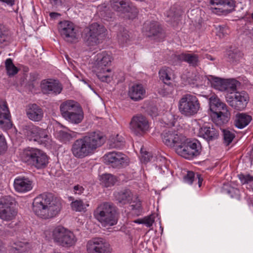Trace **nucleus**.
<instances>
[{"label":"nucleus","instance_id":"nucleus-48","mask_svg":"<svg viewBox=\"0 0 253 253\" xmlns=\"http://www.w3.org/2000/svg\"><path fill=\"white\" fill-rule=\"evenodd\" d=\"M217 30V35L220 38H223L225 35L229 33V29L225 26H218L216 28Z\"/></svg>","mask_w":253,"mask_h":253},{"label":"nucleus","instance_id":"nucleus-58","mask_svg":"<svg viewBox=\"0 0 253 253\" xmlns=\"http://www.w3.org/2000/svg\"><path fill=\"white\" fill-rule=\"evenodd\" d=\"M50 2L53 5H58L62 2L63 0H50Z\"/></svg>","mask_w":253,"mask_h":253},{"label":"nucleus","instance_id":"nucleus-56","mask_svg":"<svg viewBox=\"0 0 253 253\" xmlns=\"http://www.w3.org/2000/svg\"><path fill=\"white\" fill-rule=\"evenodd\" d=\"M15 0H0V1L5 3L7 5L12 6L15 4Z\"/></svg>","mask_w":253,"mask_h":253},{"label":"nucleus","instance_id":"nucleus-20","mask_svg":"<svg viewBox=\"0 0 253 253\" xmlns=\"http://www.w3.org/2000/svg\"><path fill=\"white\" fill-rule=\"evenodd\" d=\"M41 87L42 92L48 94L57 95L62 90V86L58 81L49 79L42 80Z\"/></svg>","mask_w":253,"mask_h":253},{"label":"nucleus","instance_id":"nucleus-64","mask_svg":"<svg viewBox=\"0 0 253 253\" xmlns=\"http://www.w3.org/2000/svg\"><path fill=\"white\" fill-rule=\"evenodd\" d=\"M164 161H165V158H162Z\"/></svg>","mask_w":253,"mask_h":253},{"label":"nucleus","instance_id":"nucleus-43","mask_svg":"<svg viewBox=\"0 0 253 253\" xmlns=\"http://www.w3.org/2000/svg\"><path fill=\"white\" fill-rule=\"evenodd\" d=\"M9 39L8 31L2 24H0V46L2 45H5L8 42Z\"/></svg>","mask_w":253,"mask_h":253},{"label":"nucleus","instance_id":"nucleus-34","mask_svg":"<svg viewBox=\"0 0 253 253\" xmlns=\"http://www.w3.org/2000/svg\"><path fill=\"white\" fill-rule=\"evenodd\" d=\"M64 119L73 124H78L81 123L84 119V112L82 107H80Z\"/></svg>","mask_w":253,"mask_h":253},{"label":"nucleus","instance_id":"nucleus-11","mask_svg":"<svg viewBox=\"0 0 253 253\" xmlns=\"http://www.w3.org/2000/svg\"><path fill=\"white\" fill-rule=\"evenodd\" d=\"M113 9L121 14H126L129 19H133L138 14V10L131 2L126 0H110Z\"/></svg>","mask_w":253,"mask_h":253},{"label":"nucleus","instance_id":"nucleus-51","mask_svg":"<svg viewBox=\"0 0 253 253\" xmlns=\"http://www.w3.org/2000/svg\"><path fill=\"white\" fill-rule=\"evenodd\" d=\"M239 178L242 184H247L253 181V176L250 174H240Z\"/></svg>","mask_w":253,"mask_h":253},{"label":"nucleus","instance_id":"nucleus-16","mask_svg":"<svg viewBox=\"0 0 253 253\" xmlns=\"http://www.w3.org/2000/svg\"><path fill=\"white\" fill-rule=\"evenodd\" d=\"M87 253H111L110 245L102 238H94L86 244Z\"/></svg>","mask_w":253,"mask_h":253},{"label":"nucleus","instance_id":"nucleus-61","mask_svg":"<svg viewBox=\"0 0 253 253\" xmlns=\"http://www.w3.org/2000/svg\"><path fill=\"white\" fill-rule=\"evenodd\" d=\"M161 93H162V92H160ZM169 91H166V92H165L164 93H163V95H166L167 94H169Z\"/></svg>","mask_w":253,"mask_h":253},{"label":"nucleus","instance_id":"nucleus-9","mask_svg":"<svg viewBox=\"0 0 253 253\" xmlns=\"http://www.w3.org/2000/svg\"><path fill=\"white\" fill-rule=\"evenodd\" d=\"M106 29L102 25L94 23L84 29L85 39L88 45H94L99 43L106 35Z\"/></svg>","mask_w":253,"mask_h":253},{"label":"nucleus","instance_id":"nucleus-2","mask_svg":"<svg viewBox=\"0 0 253 253\" xmlns=\"http://www.w3.org/2000/svg\"><path fill=\"white\" fill-rule=\"evenodd\" d=\"M105 142L100 132H93L76 140L72 144L71 151L77 159H84L94 154L97 149Z\"/></svg>","mask_w":253,"mask_h":253},{"label":"nucleus","instance_id":"nucleus-31","mask_svg":"<svg viewBox=\"0 0 253 253\" xmlns=\"http://www.w3.org/2000/svg\"><path fill=\"white\" fill-rule=\"evenodd\" d=\"M210 109L211 113L226 110L227 105L222 102L217 96L212 95L209 99Z\"/></svg>","mask_w":253,"mask_h":253},{"label":"nucleus","instance_id":"nucleus-30","mask_svg":"<svg viewBox=\"0 0 253 253\" xmlns=\"http://www.w3.org/2000/svg\"><path fill=\"white\" fill-rule=\"evenodd\" d=\"M252 120L251 116L244 113H238L234 117V125L237 128L242 129L247 126Z\"/></svg>","mask_w":253,"mask_h":253},{"label":"nucleus","instance_id":"nucleus-37","mask_svg":"<svg viewBox=\"0 0 253 253\" xmlns=\"http://www.w3.org/2000/svg\"><path fill=\"white\" fill-rule=\"evenodd\" d=\"M124 142L123 137L119 134L112 136L109 140V146L112 148H120L124 145Z\"/></svg>","mask_w":253,"mask_h":253},{"label":"nucleus","instance_id":"nucleus-45","mask_svg":"<svg viewBox=\"0 0 253 253\" xmlns=\"http://www.w3.org/2000/svg\"><path fill=\"white\" fill-rule=\"evenodd\" d=\"M77 133L74 131L66 132L60 131L59 136L61 140L64 143L70 141L73 138L77 137Z\"/></svg>","mask_w":253,"mask_h":253},{"label":"nucleus","instance_id":"nucleus-53","mask_svg":"<svg viewBox=\"0 0 253 253\" xmlns=\"http://www.w3.org/2000/svg\"><path fill=\"white\" fill-rule=\"evenodd\" d=\"M6 142L4 136L0 134V154L3 153L6 149Z\"/></svg>","mask_w":253,"mask_h":253},{"label":"nucleus","instance_id":"nucleus-32","mask_svg":"<svg viewBox=\"0 0 253 253\" xmlns=\"http://www.w3.org/2000/svg\"><path fill=\"white\" fill-rule=\"evenodd\" d=\"M36 142L44 146L48 147L52 145L51 136L48 134L46 129L40 128L39 135L37 136Z\"/></svg>","mask_w":253,"mask_h":253},{"label":"nucleus","instance_id":"nucleus-1","mask_svg":"<svg viewBox=\"0 0 253 253\" xmlns=\"http://www.w3.org/2000/svg\"><path fill=\"white\" fill-rule=\"evenodd\" d=\"M32 209L39 218L48 220L56 217L62 209L60 198L50 192H43L33 200Z\"/></svg>","mask_w":253,"mask_h":253},{"label":"nucleus","instance_id":"nucleus-41","mask_svg":"<svg viewBox=\"0 0 253 253\" xmlns=\"http://www.w3.org/2000/svg\"><path fill=\"white\" fill-rule=\"evenodd\" d=\"M14 246V249L19 253H25L30 249V245L27 242L17 241Z\"/></svg>","mask_w":253,"mask_h":253},{"label":"nucleus","instance_id":"nucleus-44","mask_svg":"<svg viewBox=\"0 0 253 253\" xmlns=\"http://www.w3.org/2000/svg\"><path fill=\"white\" fill-rule=\"evenodd\" d=\"M239 82L234 79H225L224 82V91H232L236 89Z\"/></svg>","mask_w":253,"mask_h":253},{"label":"nucleus","instance_id":"nucleus-33","mask_svg":"<svg viewBox=\"0 0 253 253\" xmlns=\"http://www.w3.org/2000/svg\"><path fill=\"white\" fill-rule=\"evenodd\" d=\"M208 84L214 88L221 91H224V82L225 79H223L213 76H209L207 77Z\"/></svg>","mask_w":253,"mask_h":253},{"label":"nucleus","instance_id":"nucleus-6","mask_svg":"<svg viewBox=\"0 0 253 253\" xmlns=\"http://www.w3.org/2000/svg\"><path fill=\"white\" fill-rule=\"evenodd\" d=\"M178 109L180 114L185 117L197 114L201 109V104L194 94L186 93L183 95L178 102Z\"/></svg>","mask_w":253,"mask_h":253},{"label":"nucleus","instance_id":"nucleus-24","mask_svg":"<svg viewBox=\"0 0 253 253\" xmlns=\"http://www.w3.org/2000/svg\"><path fill=\"white\" fill-rule=\"evenodd\" d=\"M128 95L134 101H140L145 98L146 89L142 84H135L129 87Z\"/></svg>","mask_w":253,"mask_h":253},{"label":"nucleus","instance_id":"nucleus-10","mask_svg":"<svg viewBox=\"0 0 253 253\" xmlns=\"http://www.w3.org/2000/svg\"><path fill=\"white\" fill-rule=\"evenodd\" d=\"M116 200L122 205L130 204L131 209L139 213L141 210V203L136 197H134L129 189H124L114 194Z\"/></svg>","mask_w":253,"mask_h":253},{"label":"nucleus","instance_id":"nucleus-54","mask_svg":"<svg viewBox=\"0 0 253 253\" xmlns=\"http://www.w3.org/2000/svg\"><path fill=\"white\" fill-rule=\"evenodd\" d=\"M154 222V218L151 215L144 217V224L148 227H150L152 226Z\"/></svg>","mask_w":253,"mask_h":253},{"label":"nucleus","instance_id":"nucleus-19","mask_svg":"<svg viewBox=\"0 0 253 253\" xmlns=\"http://www.w3.org/2000/svg\"><path fill=\"white\" fill-rule=\"evenodd\" d=\"M105 160L112 167L119 168L127 164V158L124 154L116 151L109 152L105 155Z\"/></svg>","mask_w":253,"mask_h":253},{"label":"nucleus","instance_id":"nucleus-22","mask_svg":"<svg viewBox=\"0 0 253 253\" xmlns=\"http://www.w3.org/2000/svg\"><path fill=\"white\" fill-rule=\"evenodd\" d=\"M145 34L149 37H153L155 39H163L164 34L158 22L153 21L149 23H145L144 26Z\"/></svg>","mask_w":253,"mask_h":253},{"label":"nucleus","instance_id":"nucleus-17","mask_svg":"<svg viewBox=\"0 0 253 253\" xmlns=\"http://www.w3.org/2000/svg\"><path fill=\"white\" fill-rule=\"evenodd\" d=\"M210 3L212 12L218 15L229 13L235 7L233 0H210Z\"/></svg>","mask_w":253,"mask_h":253},{"label":"nucleus","instance_id":"nucleus-26","mask_svg":"<svg viewBox=\"0 0 253 253\" xmlns=\"http://www.w3.org/2000/svg\"><path fill=\"white\" fill-rule=\"evenodd\" d=\"M176 60L180 62L187 63L189 66L196 67L200 64L199 56L190 53H181L175 56Z\"/></svg>","mask_w":253,"mask_h":253},{"label":"nucleus","instance_id":"nucleus-60","mask_svg":"<svg viewBox=\"0 0 253 253\" xmlns=\"http://www.w3.org/2000/svg\"><path fill=\"white\" fill-rule=\"evenodd\" d=\"M57 15H59V14L56 12H51L50 13V16L52 18H55Z\"/></svg>","mask_w":253,"mask_h":253},{"label":"nucleus","instance_id":"nucleus-42","mask_svg":"<svg viewBox=\"0 0 253 253\" xmlns=\"http://www.w3.org/2000/svg\"><path fill=\"white\" fill-rule=\"evenodd\" d=\"M129 35L127 31L123 27H119V31L117 34V38L118 42L121 44H124L128 40Z\"/></svg>","mask_w":253,"mask_h":253},{"label":"nucleus","instance_id":"nucleus-27","mask_svg":"<svg viewBox=\"0 0 253 253\" xmlns=\"http://www.w3.org/2000/svg\"><path fill=\"white\" fill-rule=\"evenodd\" d=\"M28 118L35 122H39L42 120L43 116L42 109L36 104L29 105L26 110Z\"/></svg>","mask_w":253,"mask_h":253},{"label":"nucleus","instance_id":"nucleus-23","mask_svg":"<svg viewBox=\"0 0 253 253\" xmlns=\"http://www.w3.org/2000/svg\"><path fill=\"white\" fill-rule=\"evenodd\" d=\"M13 186L16 192L25 193L32 190L33 182L28 178L17 177L14 179Z\"/></svg>","mask_w":253,"mask_h":253},{"label":"nucleus","instance_id":"nucleus-13","mask_svg":"<svg viewBox=\"0 0 253 253\" xmlns=\"http://www.w3.org/2000/svg\"><path fill=\"white\" fill-rule=\"evenodd\" d=\"M17 211L10 198L0 199V218L6 221L12 220L16 217Z\"/></svg>","mask_w":253,"mask_h":253},{"label":"nucleus","instance_id":"nucleus-50","mask_svg":"<svg viewBox=\"0 0 253 253\" xmlns=\"http://www.w3.org/2000/svg\"><path fill=\"white\" fill-rule=\"evenodd\" d=\"M195 173L193 171H188L184 177V180L186 183L191 184L195 180Z\"/></svg>","mask_w":253,"mask_h":253},{"label":"nucleus","instance_id":"nucleus-14","mask_svg":"<svg viewBox=\"0 0 253 253\" xmlns=\"http://www.w3.org/2000/svg\"><path fill=\"white\" fill-rule=\"evenodd\" d=\"M226 98L229 105L237 111L244 110L250 99L248 94L245 91L236 92L233 95L227 97Z\"/></svg>","mask_w":253,"mask_h":253},{"label":"nucleus","instance_id":"nucleus-21","mask_svg":"<svg viewBox=\"0 0 253 253\" xmlns=\"http://www.w3.org/2000/svg\"><path fill=\"white\" fill-rule=\"evenodd\" d=\"M10 112L6 102L0 100V128L7 130L10 129L12 124Z\"/></svg>","mask_w":253,"mask_h":253},{"label":"nucleus","instance_id":"nucleus-4","mask_svg":"<svg viewBox=\"0 0 253 253\" xmlns=\"http://www.w3.org/2000/svg\"><path fill=\"white\" fill-rule=\"evenodd\" d=\"M112 59L111 56L106 51L99 53L95 56L93 71L102 82H109L112 80L111 70L108 68Z\"/></svg>","mask_w":253,"mask_h":253},{"label":"nucleus","instance_id":"nucleus-59","mask_svg":"<svg viewBox=\"0 0 253 253\" xmlns=\"http://www.w3.org/2000/svg\"><path fill=\"white\" fill-rule=\"evenodd\" d=\"M135 223L138 224H144V218L137 219L134 221Z\"/></svg>","mask_w":253,"mask_h":253},{"label":"nucleus","instance_id":"nucleus-47","mask_svg":"<svg viewBox=\"0 0 253 253\" xmlns=\"http://www.w3.org/2000/svg\"><path fill=\"white\" fill-rule=\"evenodd\" d=\"M224 191L231 198L239 199L240 197V191L238 189L232 187H229L227 189H224Z\"/></svg>","mask_w":253,"mask_h":253},{"label":"nucleus","instance_id":"nucleus-25","mask_svg":"<svg viewBox=\"0 0 253 253\" xmlns=\"http://www.w3.org/2000/svg\"><path fill=\"white\" fill-rule=\"evenodd\" d=\"M81 107L77 101L68 100L61 104L60 110L62 117L65 118Z\"/></svg>","mask_w":253,"mask_h":253},{"label":"nucleus","instance_id":"nucleus-62","mask_svg":"<svg viewBox=\"0 0 253 253\" xmlns=\"http://www.w3.org/2000/svg\"><path fill=\"white\" fill-rule=\"evenodd\" d=\"M252 18L253 19V13L251 15Z\"/></svg>","mask_w":253,"mask_h":253},{"label":"nucleus","instance_id":"nucleus-29","mask_svg":"<svg viewBox=\"0 0 253 253\" xmlns=\"http://www.w3.org/2000/svg\"><path fill=\"white\" fill-rule=\"evenodd\" d=\"M230 113L227 109L211 114L212 121L217 126L227 123L229 120Z\"/></svg>","mask_w":253,"mask_h":253},{"label":"nucleus","instance_id":"nucleus-52","mask_svg":"<svg viewBox=\"0 0 253 253\" xmlns=\"http://www.w3.org/2000/svg\"><path fill=\"white\" fill-rule=\"evenodd\" d=\"M141 154V161L144 163H147L150 161V158H151V154L145 151H143V149L141 148L140 150Z\"/></svg>","mask_w":253,"mask_h":253},{"label":"nucleus","instance_id":"nucleus-46","mask_svg":"<svg viewBox=\"0 0 253 253\" xmlns=\"http://www.w3.org/2000/svg\"><path fill=\"white\" fill-rule=\"evenodd\" d=\"M222 134L223 137L224 143L226 145H229L235 137L234 134L227 129H223Z\"/></svg>","mask_w":253,"mask_h":253},{"label":"nucleus","instance_id":"nucleus-38","mask_svg":"<svg viewBox=\"0 0 253 253\" xmlns=\"http://www.w3.org/2000/svg\"><path fill=\"white\" fill-rule=\"evenodd\" d=\"M71 209L77 212H85L86 210V207L89 206L88 204H85L81 200H76L71 202Z\"/></svg>","mask_w":253,"mask_h":253},{"label":"nucleus","instance_id":"nucleus-63","mask_svg":"<svg viewBox=\"0 0 253 253\" xmlns=\"http://www.w3.org/2000/svg\"><path fill=\"white\" fill-rule=\"evenodd\" d=\"M47 231H46L45 233V234L46 235V237H47Z\"/></svg>","mask_w":253,"mask_h":253},{"label":"nucleus","instance_id":"nucleus-40","mask_svg":"<svg viewBox=\"0 0 253 253\" xmlns=\"http://www.w3.org/2000/svg\"><path fill=\"white\" fill-rule=\"evenodd\" d=\"M5 68L8 76H14L18 72V69L13 64L11 58H8L5 62Z\"/></svg>","mask_w":253,"mask_h":253},{"label":"nucleus","instance_id":"nucleus-28","mask_svg":"<svg viewBox=\"0 0 253 253\" xmlns=\"http://www.w3.org/2000/svg\"><path fill=\"white\" fill-rule=\"evenodd\" d=\"M198 135L209 141L217 139L218 132L212 126H203L199 128Z\"/></svg>","mask_w":253,"mask_h":253},{"label":"nucleus","instance_id":"nucleus-8","mask_svg":"<svg viewBox=\"0 0 253 253\" xmlns=\"http://www.w3.org/2000/svg\"><path fill=\"white\" fill-rule=\"evenodd\" d=\"M175 151L178 155L190 159L200 154L201 145L199 141H190L184 136L183 142L175 148Z\"/></svg>","mask_w":253,"mask_h":253},{"label":"nucleus","instance_id":"nucleus-39","mask_svg":"<svg viewBox=\"0 0 253 253\" xmlns=\"http://www.w3.org/2000/svg\"><path fill=\"white\" fill-rule=\"evenodd\" d=\"M100 180L102 184L107 187L114 185L117 181V178L111 174H104L101 175Z\"/></svg>","mask_w":253,"mask_h":253},{"label":"nucleus","instance_id":"nucleus-7","mask_svg":"<svg viewBox=\"0 0 253 253\" xmlns=\"http://www.w3.org/2000/svg\"><path fill=\"white\" fill-rule=\"evenodd\" d=\"M50 233L54 242L63 247H71L77 241L73 233L62 226L55 227Z\"/></svg>","mask_w":253,"mask_h":253},{"label":"nucleus","instance_id":"nucleus-35","mask_svg":"<svg viewBox=\"0 0 253 253\" xmlns=\"http://www.w3.org/2000/svg\"><path fill=\"white\" fill-rule=\"evenodd\" d=\"M40 127L36 126H30L27 127L25 132L27 138L30 141L36 142Z\"/></svg>","mask_w":253,"mask_h":253},{"label":"nucleus","instance_id":"nucleus-36","mask_svg":"<svg viewBox=\"0 0 253 253\" xmlns=\"http://www.w3.org/2000/svg\"><path fill=\"white\" fill-rule=\"evenodd\" d=\"M159 76L164 84L169 85L170 84L171 69L168 67H163L159 71Z\"/></svg>","mask_w":253,"mask_h":253},{"label":"nucleus","instance_id":"nucleus-3","mask_svg":"<svg viewBox=\"0 0 253 253\" xmlns=\"http://www.w3.org/2000/svg\"><path fill=\"white\" fill-rule=\"evenodd\" d=\"M93 215L104 226L114 225L118 221V215L116 208L113 204L109 202L99 204L94 210Z\"/></svg>","mask_w":253,"mask_h":253},{"label":"nucleus","instance_id":"nucleus-49","mask_svg":"<svg viewBox=\"0 0 253 253\" xmlns=\"http://www.w3.org/2000/svg\"><path fill=\"white\" fill-rule=\"evenodd\" d=\"M180 13L175 11L174 8H171L170 9L168 13V17L170 18L171 21H175L179 19L180 17Z\"/></svg>","mask_w":253,"mask_h":253},{"label":"nucleus","instance_id":"nucleus-57","mask_svg":"<svg viewBox=\"0 0 253 253\" xmlns=\"http://www.w3.org/2000/svg\"><path fill=\"white\" fill-rule=\"evenodd\" d=\"M197 179H198V183L199 186L200 187L202 185V183L203 181V178L201 177V175L200 174H197L196 177H195V180H197Z\"/></svg>","mask_w":253,"mask_h":253},{"label":"nucleus","instance_id":"nucleus-12","mask_svg":"<svg viewBox=\"0 0 253 253\" xmlns=\"http://www.w3.org/2000/svg\"><path fill=\"white\" fill-rule=\"evenodd\" d=\"M149 124L147 119L142 115L132 117L129 123V129L137 136H142L149 130Z\"/></svg>","mask_w":253,"mask_h":253},{"label":"nucleus","instance_id":"nucleus-5","mask_svg":"<svg viewBox=\"0 0 253 253\" xmlns=\"http://www.w3.org/2000/svg\"><path fill=\"white\" fill-rule=\"evenodd\" d=\"M22 161L38 169L45 168L48 163V158L42 151L34 148H27L20 154Z\"/></svg>","mask_w":253,"mask_h":253},{"label":"nucleus","instance_id":"nucleus-15","mask_svg":"<svg viewBox=\"0 0 253 253\" xmlns=\"http://www.w3.org/2000/svg\"><path fill=\"white\" fill-rule=\"evenodd\" d=\"M163 143L168 147L177 148L183 142L184 136L173 129H166L161 134Z\"/></svg>","mask_w":253,"mask_h":253},{"label":"nucleus","instance_id":"nucleus-55","mask_svg":"<svg viewBox=\"0 0 253 253\" xmlns=\"http://www.w3.org/2000/svg\"><path fill=\"white\" fill-rule=\"evenodd\" d=\"M84 188L80 185H75L74 187V192L75 194L81 195L84 192Z\"/></svg>","mask_w":253,"mask_h":253},{"label":"nucleus","instance_id":"nucleus-18","mask_svg":"<svg viewBox=\"0 0 253 253\" xmlns=\"http://www.w3.org/2000/svg\"><path fill=\"white\" fill-rule=\"evenodd\" d=\"M58 29L61 36L66 41L73 42L77 40V30L73 23L69 21H62L59 23Z\"/></svg>","mask_w":253,"mask_h":253}]
</instances>
